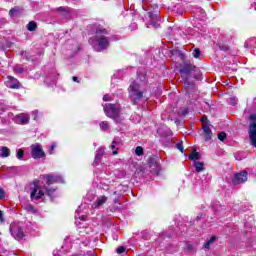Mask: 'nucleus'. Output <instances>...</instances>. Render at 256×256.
Listing matches in <instances>:
<instances>
[{"label": "nucleus", "instance_id": "423d86ee", "mask_svg": "<svg viewBox=\"0 0 256 256\" xmlns=\"http://www.w3.org/2000/svg\"><path fill=\"white\" fill-rule=\"evenodd\" d=\"M249 119L251 123L249 126L248 135L252 145L256 148V114H251Z\"/></svg>", "mask_w": 256, "mask_h": 256}, {"label": "nucleus", "instance_id": "a19ab883", "mask_svg": "<svg viewBox=\"0 0 256 256\" xmlns=\"http://www.w3.org/2000/svg\"><path fill=\"white\" fill-rule=\"evenodd\" d=\"M32 115H34V121H37V115H39V111L37 110L33 111Z\"/></svg>", "mask_w": 256, "mask_h": 256}, {"label": "nucleus", "instance_id": "09e8293b", "mask_svg": "<svg viewBox=\"0 0 256 256\" xmlns=\"http://www.w3.org/2000/svg\"><path fill=\"white\" fill-rule=\"evenodd\" d=\"M254 103L256 104V99H254Z\"/></svg>", "mask_w": 256, "mask_h": 256}, {"label": "nucleus", "instance_id": "f704fd0d", "mask_svg": "<svg viewBox=\"0 0 256 256\" xmlns=\"http://www.w3.org/2000/svg\"><path fill=\"white\" fill-rule=\"evenodd\" d=\"M55 147H57V143L53 142L51 144V147H50V150H49L50 155H53V151H55Z\"/></svg>", "mask_w": 256, "mask_h": 256}, {"label": "nucleus", "instance_id": "58836bf2", "mask_svg": "<svg viewBox=\"0 0 256 256\" xmlns=\"http://www.w3.org/2000/svg\"><path fill=\"white\" fill-rule=\"evenodd\" d=\"M0 199H5V191L0 188Z\"/></svg>", "mask_w": 256, "mask_h": 256}, {"label": "nucleus", "instance_id": "49530a36", "mask_svg": "<svg viewBox=\"0 0 256 256\" xmlns=\"http://www.w3.org/2000/svg\"><path fill=\"white\" fill-rule=\"evenodd\" d=\"M72 79H73V81L78 82L77 76H74Z\"/></svg>", "mask_w": 256, "mask_h": 256}, {"label": "nucleus", "instance_id": "f8f14e48", "mask_svg": "<svg viewBox=\"0 0 256 256\" xmlns=\"http://www.w3.org/2000/svg\"><path fill=\"white\" fill-rule=\"evenodd\" d=\"M46 185H54V183H64V180L59 175H46Z\"/></svg>", "mask_w": 256, "mask_h": 256}, {"label": "nucleus", "instance_id": "c03bdc74", "mask_svg": "<svg viewBox=\"0 0 256 256\" xmlns=\"http://www.w3.org/2000/svg\"><path fill=\"white\" fill-rule=\"evenodd\" d=\"M0 221H3V211L0 210Z\"/></svg>", "mask_w": 256, "mask_h": 256}, {"label": "nucleus", "instance_id": "7ed1b4c3", "mask_svg": "<svg viewBox=\"0 0 256 256\" xmlns=\"http://www.w3.org/2000/svg\"><path fill=\"white\" fill-rule=\"evenodd\" d=\"M129 99L133 105H139L141 99L144 97V91L141 89V85L137 81L130 84L128 88Z\"/></svg>", "mask_w": 256, "mask_h": 256}, {"label": "nucleus", "instance_id": "7c9ffc66", "mask_svg": "<svg viewBox=\"0 0 256 256\" xmlns=\"http://www.w3.org/2000/svg\"><path fill=\"white\" fill-rule=\"evenodd\" d=\"M218 139L219 141H224L225 139H227V134L225 132H220L218 134Z\"/></svg>", "mask_w": 256, "mask_h": 256}, {"label": "nucleus", "instance_id": "39448f33", "mask_svg": "<svg viewBox=\"0 0 256 256\" xmlns=\"http://www.w3.org/2000/svg\"><path fill=\"white\" fill-rule=\"evenodd\" d=\"M104 113L106 117L114 119L117 123V118L119 117L121 110L119 109V104H105L103 105Z\"/></svg>", "mask_w": 256, "mask_h": 256}, {"label": "nucleus", "instance_id": "5701e85b", "mask_svg": "<svg viewBox=\"0 0 256 256\" xmlns=\"http://www.w3.org/2000/svg\"><path fill=\"white\" fill-rule=\"evenodd\" d=\"M194 167H195L197 173H201V171H205V167L202 162H195Z\"/></svg>", "mask_w": 256, "mask_h": 256}, {"label": "nucleus", "instance_id": "c756f323", "mask_svg": "<svg viewBox=\"0 0 256 256\" xmlns=\"http://www.w3.org/2000/svg\"><path fill=\"white\" fill-rule=\"evenodd\" d=\"M24 155H25V151H23V149L17 150V155H16L17 159H23Z\"/></svg>", "mask_w": 256, "mask_h": 256}, {"label": "nucleus", "instance_id": "0eeeda50", "mask_svg": "<svg viewBox=\"0 0 256 256\" xmlns=\"http://www.w3.org/2000/svg\"><path fill=\"white\" fill-rule=\"evenodd\" d=\"M10 233L15 239H23V237H25L23 228L17 224L10 225Z\"/></svg>", "mask_w": 256, "mask_h": 256}, {"label": "nucleus", "instance_id": "8fccbe9b", "mask_svg": "<svg viewBox=\"0 0 256 256\" xmlns=\"http://www.w3.org/2000/svg\"><path fill=\"white\" fill-rule=\"evenodd\" d=\"M197 221H199V217H197Z\"/></svg>", "mask_w": 256, "mask_h": 256}, {"label": "nucleus", "instance_id": "2eb2a0df", "mask_svg": "<svg viewBox=\"0 0 256 256\" xmlns=\"http://www.w3.org/2000/svg\"><path fill=\"white\" fill-rule=\"evenodd\" d=\"M107 203V196H100L97 200L93 203L94 209H99V207H103Z\"/></svg>", "mask_w": 256, "mask_h": 256}, {"label": "nucleus", "instance_id": "3c124183", "mask_svg": "<svg viewBox=\"0 0 256 256\" xmlns=\"http://www.w3.org/2000/svg\"><path fill=\"white\" fill-rule=\"evenodd\" d=\"M67 239H69V238H66L65 241H67Z\"/></svg>", "mask_w": 256, "mask_h": 256}, {"label": "nucleus", "instance_id": "393cba45", "mask_svg": "<svg viewBox=\"0 0 256 256\" xmlns=\"http://www.w3.org/2000/svg\"><path fill=\"white\" fill-rule=\"evenodd\" d=\"M111 149L113 150L112 155H117V151L119 150V148H117V140L112 141Z\"/></svg>", "mask_w": 256, "mask_h": 256}, {"label": "nucleus", "instance_id": "37998d69", "mask_svg": "<svg viewBox=\"0 0 256 256\" xmlns=\"http://www.w3.org/2000/svg\"><path fill=\"white\" fill-rule=\"evenodd\" d=\"M53 255H54V256H61V251L55 250V251L53 252Z\"/></svg>", "mask_w": 256, "mask_h": 256}, {"label": "nucleus", "instance_id": "bb28decb", "mask_svg": "<svg viewBox=\"0 0 256 256\" xmlns=\"http://www.w3.org/2000/svg\"><path fill=\"white\" fill-rule=\"evenodd\" d=\"M14 73H18V74L25 73V69L21 65H16L14 66Z\"/></svg>", "mask_w": 256, "mask_h": 256}, {"label": "nucleus", "instance_id": "4be33fe9", "mask_svg": "<svg viewBox=\"0 0 256 256\" xmlns=\"http://www.w3.org/2000/svg\"><path fill=\"white\" fill-rule=\"evenodd\" d=\"M215 241H217V237L212 236V237L204 244V248H205V249H211V245H213V243H215Z\"/></svg>", "mask_w": 256, "mask_h": 256}, {"label": "nucleus", "instance_id": "20e7f679", "mask_svg": "<svg viewBox=\"0 0 256 256\" xmlns=\"http://www.w3.org/2000/svg\"><path fill=\"white\" fill-rule=\"evenodd\" d=\"M195 69H197V68L193 64H185L180 69L181 77H183L185 79L184 85H185L187 91H189V89H195V85L193 83H189V75H191V72L195 71Z\"/></svg>", "mask_w": 256, "mask_h": 256}, {"label": "nucleus", "instance_id": "a18cd8bd", "mask_svg": "<svg viewBox=\"0 0 256 256\" xmlns=\"http://www.w3.org/2000/svg\"><path fill=\"white\" fill-rule=\"evenodd\" d=\"M58 11H65V7H59Z\"/></svg>", "mask_w": 256, "mask_h": 256}, {"label": "nucleus", "instance_id": "1a4fd4ad", "mask_svg": "<svg viewBox=\"0 0 256 256\" xmlns=\"http://www.w3.org/2000/svg\"><path fill=\"white\" fill-rule=\"evenodd\" d=\"M31 149H32L31 155L33 159H41L42 157L45 156V152L43 151V148H41L39 144L32 145Z\"/></svg>", "mask_w": 256, "mask_h": 256}, {"label": "nucleus", "instance_id": "dca6fc26", "mask_svg": "<svg viewBox=\"0 0 256 256\" xmlns=\"http://www.w3.org/2000/svg\"><path fill=\"white\" fill-rule=\"evenodd\" d=\"M149 167H154L155 171H159V169H161V165L159 164V157L150 158Z\"/></svg>", "mask_w": 256, "mask_h": 256}, {"label": "nucleus", "instance_id": "a878e982", "mask_svg": "<svg viewBox=\"0 0 256 256\" xmlns=\"http://www.w3.org/2000/svg\"><path fill=\"white\" fill-rule=\"evenodd\" d=\"M199 158H200V156H199V154H198L197 151H194V152H192V153L189 155L190 161H197V160H199Z\"/></svg>", "mask_w": 256, "mask_h": 256}, {"label": "nucleus", "instance_id": "4c0bfd02", "mask_svg": "<svg viewBox=\"0 0 256 256\" xmlns=\"http://www.w3.org/2000/svg\"><path fill=\"white\" fill-rule=\"evenodd\" d=\"M20 55H22V57H25L27 61H29V54L27 53V51H22Z\"/></svg>", "mask_w": 256, "mask_h": 256}, {"label": "nucleus", "instance_id": "2f4dec72", "mask_svg": "<svg viewBox=\"0 0 256 256\" xmlns=\"http://www.w3.org/2000/svg\"><path fill=\"white\" fill-rule=\"evenodd\" d=\"M135 153L136 155H138V157H141V155H143V147L141 146L136 147Z\"/></svg>", "mask_w": 256, "mask_h": 256}, {"label": "nucleus", "instance_id": "6ab92c4d", "mask_svg": "<svg viewBox=\"0 0 256 256\" xmlns=\"http://www.w3.org/2000/svg\"><path fill=\"white\" fill-rule=\"evenodd\" d=\"M24 209L25 211H27V213H32V215H35V213H37V209L31 204H26L24 206Z\"/></svg>", "mask_w": 256, "mask_h": 256}, {"label": "nucleus", "instance_id": "ddd939ff", "mask_svg": "<svg viewBox=\"0 0 256 256\" xmlns=\"http://www.w3.org/2000/svg\"><path fill=\"white\" fill-rule=\"evenodd\" d=\"M15 123L18 125H28L29 123V114L21 113L15 116Z\"/></svg>", "mask_w": 256, "mask_h": 256}, {"label": "nucleus", "instance_id": "9b49d317", "mask_svg": "<svg viewBox=\"0 0 256 256\" xmlns=\"http://www.w3.org/2000/svg\"><path fill=\"white\" fill-rule=\"evenodd\" d=\"M246 181H247V172L236 173L232 178L233 185H240V183H245Z\"/></svg>", "mask_w": 256, "mask_h": 256}, {"label": "nucleus", "instance_id": "b1692460", "mask_svg": "<svg viewBox=\"0 0 256 256\" xmlns=\"http://www.w3.org/2000/svg\"><path fill=\"white\" fill-rule=\"evenodd\" d=\"M37 29V22L31 21L27 24L28 31H35Z\"/></svg>", "mask_w": 256, "mask_h": 256}, {"label": "nucleus", "instance_id": "cd10ccee", "mask_svg": "<svg viewBox=\"0 0 256 256\" xmlns=\"http://www.w3.org/2000/svg\"><path fill=\"white\" fill-rule=\"evenodd\" d=\"M100 128L102 129V131H109V123H107V121L101 122Z\"/></svg>", "mask_w": 256, "mask_h": 256}, {"label": "nucleus", "instance_id": "4468645a", "mask_svg": "<svg viewBox=\"0 0 256 256\" xmlns=\"http://www.w3.org/2000/svg\"><path fill=\"white\" fill-rule=\"evenodd\" d=\"M6 86L9 87V89H19L21 84L19 83V80H17L13 76H8V81H6Z\"/></svg>", "mask_w": 256, "mask_h": 256}, {"label": "nucleus", "instance_id": "f257e3e1", "mask_svg": "<svg viewBox=\"0 0 256 256\" xmlns=\"http://www.w3.org/2000/svg\"><path fill=\"white\" fill-rule=\"evenodd\" d=\"M107 35H109V31L105 28H98L96 30V35L88 40L94 51L101 53V51L108 49L111 37Z\"/></svg>", "mask_w": 256, "mask_h": 256}, {"label": "nucleus", "instance_id": "6e6552de", "mask_svg": "<svg viewBox=\"0 0 256 256\" xmlns=\"http://www.w3.org/2000/svg\"><path fill=\"white\" fill-rule=\"evenodd\" d=\"M44 195H45V192L39 189V185L37 184V182H34L32 191L30 193L31 200L37 201L38 199H41V197H43Z\"/></svg>", "mask_w": 256, "mask_h": 256}, {"label": "nucleus", "instance_id": "c9c22d12", "mask_svg": "<svg viewBox=\"0 0 256 256\" xmlns=\"http://www.w3.org/2000/svg\"><path fill=\"white\" fill-rule=\"evenodd\" d=\"M176 148L178 151H181V153H183V142L177 143Z\"/></svg>", "mask_w": 256, "mask_h": 256}, {"label": "nucleus", "instance_id": "72a5a7b5", "mask_svg": "<svg viewBox=\"0 0 256 256\" xmlns=\"http://www.w3.org/2000/svg\"><path fill=\"white\" fill-rule=\"evenodd\" d=\"M180 115H182L183 117H185L186 115L189 114V109L188 108H184L179 112Z\"/></svg>", "mask_w": 256, "mask_h": 256}, {"label": "nucleus", "instance_id": "c85d7f7f", "mask_svg": "<svg viewBox=\"0 0 256 256\" xmlns=\"http://www.w3.org/2000/svg\"><path fill=\"white\" fill-rule=\"evenodd\" d=\"M192 55L195 59H199V57L201 56V50H199V48H195L192 52Z\"/></svg>", "mask_w": 256, "mask_h": 256}, {"label": "nucleus", "instance_id": "a211bd4d", "mask_svg": "<svg viewBox=\"0 0 256 256\" xmlns=\"http://www.w3.org/2000/svg\"><path fill=\"white\" fill-rule=\"evenodd\" d=\"M104 153H105V150H103V148H99L96 151L95 163H99V161H101V157H103Z\"/></svg>", "mask_w": 256, "mask_h": 256}, {"label": "nucleus", "instance_id": "79ce46f5", "mask_svg": "<svg viewBox=\"0 0 256 256\" xmlns=\"http://www.w3.org/2000/svg\"><path fill=\"white\" fill-rule=\"evenodd\" d=\"M103 101H111V97L106 94L103 96Z\"/></svg>", "mask_w": 256, "mask_h": 256}, {"label": "nucleus", "instance_id": "ea45409f", "mask_svg": "<svg viewBox=\"0 0 256 256\" xmlns=\"http://www.w3.org/2000/svg\"><path fill=\"white\" fill-rule=\"evenodd\" d=\"M0 199H5V191L0 188Z\"/></svg>", "mask_w": 256, "mask_h": 256}, {"label": "nucleus", "instance_id": "aec40b11", "mask_svg": "<svg viewBox=\"0 0 256 256\" xmlns=\"http://www.w3.org/2000/svg\"><path fill=\"white\" fill-rule=\"evenodd\" d=\"M21 13V8L20 7H14L9 11L10 17H17Z\"/></svg>", "mask_w": 256, "mask_h": 256}, {"label": "nucleus", "instance_id": "f03ea898", "mask_svg": "<svg viewBox=\"0 0 256 256\" xmlns=\"http://www.w3.org/2000/svg\"><path fill=\"white\" fill-rule=\"evenodd\" d=\"M142 8L144 11H148V17L151 21L152 27L158 29L159 27V6L157 4H151L148 0H143Z\"/></svg>", "mask_w": 256, "mask_h": 256}, {"label": "nucleus", "instance_id": "473e14b6", "mask_svg": "<svg viewBox=\"0 0 256 256\" xmlns=\"http://www.w3.org/2000/svg\"><path fill=\"white\" fill-rule=\"evenodd\" d=\"M228 103H229L230 105L235 106V105H237V100H235V97H230V98L228 99Z\"/></svg>", "mask_w": 256, "mask_h": 256}, {"label": "nucleus", "instance_id": "de8ad7c7", "mask_svg": "<svg viewBox=\"0 0 256 256\" xmlns=\"http://www.w3.org/2000/svg\"><path fill=\"white\" fill-rule=\"evenodd\" d=\"M188 249L189 250L193 249V245H188Z\"/></svg>", "mask_w": 256, "mask_h": 256}, {"label": "nucleus", "instance_id": "f3484780", "mask_svg": "<svg viewBox=\"0 0 256 256\" xmlns=\"http://www.w3.org/2000/svg\"><path fill=\"white\" fill-rule=\"evenodd\" d=\"M0 151L2 158H7L9 155H11V150L8 147L3 146L1 147Z\"/></svg>", "mask_w": 256, "mask_h": 256}, {"label": "nucleus", "instance_id": "9d476101", "mask_svg": "<svg viewBox=\"0 0 256 256\" xmlns=\"http://www.w3.org/2000/svg\"><path fill=\"white\" fill-rule=\"evenodd\" d=\"M203 123V133H204V139L205 141H211V137L213 135V132H211V128L209 127L207 118H202Z\"/></svg>", "mask_w": 256, "mask_h": 256}, {"label": "nucleus", "instance_id": "412c9836", "mask_svg": "<svg viewBox=\"0 0 256 256\" xmlns=\"http://www.w3.org/2000/svg\"><path fill=\"white\" fill-rule=\"evenodd\" d=\"M44 190H45L46 195H48V197H50V199H53V197L55 195V189L44 186Z\"/></svg>", "mask_w": 256, "mask_h": 256}, {"label": "nucleus", "instance_id": "e433bc0d", "mask_svg": "<svg viewBox=\"0 0 256 256\" xmlns=\"http://www.w3.org/2000/svg\"><path fill=\"white\" fill-rule=\"evenodd\" d=\"M117 253L121 254V253H125V247L124 246H119L117 248Z\"/></svg>", "mask_w": 256, "mask_h": 256}]
</instances>
